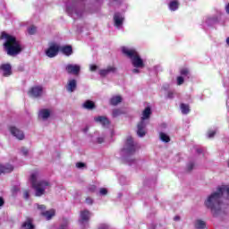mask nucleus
Listing matches in <instances>:
<instances>
[{
  "label": "nucleus",
  "mask_w": 229,
  "mask_h": 229,
  "mask_svg": "<svg viewBox=\"0 0 229 229\" xmlns=\"http://www.w3.org/2000/svg\"><path fill=\"white\" fill-rule=\"evenodd\" d=\"M223 196H226L227 199H229V187L228 186H221L217 188L216 191L210 194L205 205L208 208H210L213 214H219L221 212V208H223V203H221V198Z\"/></svg>",
  "instance_id": "1"
},
{
  "label": "nucleus",
  "mask_w": 229,
  "mask_h": 229,
  "mask_svg": "<svg viewBox=\"0 0 229 229\" xmlns=\"http://www.w3.org/2000/svg\"><path fill=\"white\" fill-rule=\"evenodd\" d=\"M0 39L4 40L3 47L8 56H17L22 53V45L15 36L4 31L0 36Z\"/></svg>",
  "instance_id": "2"
},
{
  "label": "nucleus",
  "mask_w": 229,
  "mask_h": 229,
  "mask_svg": "<svg viewBox=\"0 0 229 229\" xmlns=\"http://www.w3.org/2000/svg\"><path fill=\"white\" fill-rule=\"evenodd\" d=\"M40 174L34 172L30 174V183L35 191V196L40 197L46 194V191L49 190L51 183L47 181H38Z\"/></svg>",
  "instance_id": "3"
},
{
  "label": "nucleus",
  "mask_w": 229,
  "mask_h": 229,
  "mask_svg": "<svg viewBox=\"0 0 229 229\" xmlns=\"http://www.w3.org/2000/svg\"><path fill=\"white\" fill-rule=\"evenodd\" d=\"M122 53L131 60V64L137 69H144V67H146L144 60L140 57V55L136 49L123 47Z\"/></svg>",
  "instance_id": "4"
},
{
  "label": "nucleus",
  "mask_w": 229,
  "mask_h": 229,
  "mask_svg": "<svg viewBox=\"0 0 229 229\" xmlns=\"http://www.w3.org/2000/svg\"><path fill=\"white\" fill-rule=\"evenodd\" d=\"M135 151H137V145L133 141V138L129 136L126 140L123 152L126 153V155H133Z\"/></svg>",
  "instance_id": "5"
},
{
  "label": "nucleus",
  "mask_w": 229,
  "mask_h": 229,
  "mask_svg": "<svg viewBox=\"0 0 229 229\" xmlns=\"http://www.w3.org/2000/svg\"><path fill=\"white\" fill-rule=\"evenodd\" d=\"M149 123V115L141 117V121L138 123L137 135L138 137H144L146 135V125Z\"/></svg>",
  "instance_id": "6"
},
{
  "label": "nucleus",
  "mask_w": 229,
  "mask_h": 229,
  "mask_svg": "<svg viewBox=\"0 0 229 229\" xmlns=\"http://www.w3.org/2000/svg\"><path fill=\"white\" fill-rule=\"evenodd\" d=\"M66 12L69 13V15H72V13L77 14V17H82L83 15V10H80V4H72V6L66 7Z\"/></svg>",
  "instance_id": "7"
},
{
  "label": "nucleus",
  "mask_w": 229,
  "mask_h": 229,
  "mask_svg": "<svg viewBox=\"0 0 229 229\" xmlns=\"http://www.w3.org/2000/svg\"><path fill=\"white\" fill-rule=\"evenodd\" d=\"M44 91L42 86H35L30 88V89L28 91V95L30 98H40L42 96V92Z\"/></svg>",
  "instance_id": "8"
},
{
  "label": "nucleus",
  "mask_w": 229,
  "mask_h": 229,
  "mask_svg": "<svg viewBox=\"0 0 229 229\" xmlns=\"http://www.w3.org/2000/svg\"><path fill=\"white\" fill-rule=\"evenodd\" d=\"M58 51H60V47H58L56 44H53L47 48L46 55L48 56V58H55V56L58 55Z\"/></svg>",
  "instance_id": "9"
},
{
  "label": "nucleus",
  "mask_w": 229,
  "mask_h": 229,
  "mask_svg": "<svg viewBox=\"0 0 229 229\" xmlns=\"http://www.w3.org/2000/svg\"><path fill=\"white\" fill-rule=\"evenodd\" d=\"M90 216H91L90 211L87 209L81 211L79 223L81 225H87L90 220Z\"/></svg>",
  "instance_id": "10"
},
{
  "label": "nucleus",
  "mask_w": 229,
  "mask_h": 229,
  "mask_svg": "<svg viewBox=\"0 0 229 229\" xmlns=\"http://www.w3.org/2000/svg\"><path fill=\"white\" fill-rule=\"evenodd\" d=\"M65 70L68 74L78 76V74H80V71H81V67L78 64H68L66 65Z\"/></svg>",
  "instance_id": "11"
},
{
  "label": "nucleus",
  "mask_w": 229,
  "mask_h": 229,
  "mask_svg": "<svg viewBox=\"0 0 229 229\" xmlns=\"http://www.w3.org/2000/svg\"><path fill=\"white\" fill-rule=\"evenodd\" d=\"M0 71L3 72V76L4 78H8V76H12V64H2L0 65Z\"/></svg>",
  "instance_id": "12"
},
{
  "label": "nucleus",
  "mask_w": 229,
  "mask_h": 229,
  "mask_svg": "<svg viewBox=\"0 0 229 229\" xmlns=\"http://www.w3.org/2000/svg\"><path fill=\"white\" fill-rule=\"evenodd\" d=\"M9 130L11 131V134L13 137H15V139H18V140H24V132L22 131L17 129V127L11 126Z\"/></svg>",
  "instance_id": "13"
},
{
  "label": "nucleus",
  "mask_w": 229,
  "mask_h": 229,
  "mask_svg": "<svg viewBox=\"0 0 229 229\" xmlns=\"http://www.w3.org/2000/svg\"><path fill=\"white\" fill-rule=\"evenodd\" d=\"M78 87V82L76 81V80L72 79L70 81H68V83L66 85V90L67 92H74V90H76Z\"/></svg>",
  "instance_id": "14"
},
{
  "label": "nucleus",
  "mask_w": 229,
  "mask_h": 229,
  "mask_svg": "<svg viewBox=\"0 0 229 229\" xmlns=\"http://www.w3.org/2000/svg\"><path fill=\"white\" fill-rule=\"evenodd\" d=\"M114 26H116V28H120V26H123L124 18H123V16L119 13H115L114 15Z\"/></svg>",
  "instance_id": "15"
},
{
  "label": "nucleus",
  "mask_w": 229,
  "mask_h": 229,
  "mask_svg": "<svg viewBox=\"0 0 229 229\" xmlns=\"http://www.w3.org/2000/svg\"><path fill=\"white\" fill-rule=\"evenodd\" d=\"M95 121L97 123H99V124H102V126H108L110 124V121H108V118H106V116H98L95 118Z\"/></svg>",
  "instance_id": "16"
},
{
  "label": "nucleus",
  "mask_w": 229,
  "mask_h": 229,
  "mask_svg": "<svg viewBox=\"0 0 229 229\" xmlns=\"http://www.w3.org/2000/svg\"><path fill=\"white\" fill-rule=\"evenodd\" d=\"M109 103L112 106H117L119 103H123V98L121 96H114L110 98Z\"/></svg>",
  "instance_id": "17"
},
{
  "label": "nucleus",
  "mask_w": 229,
  "mask_h": 229,
  "mask_svg": "<svg viewBox=\"0 0 229 229\" xmlns=\"http://www.w3.org/2000/svg\"><path fill=\"white\" fill-rule=\"evenodd\" d=\"M82 106L86 110H94L96 108V103H94V101L91 100H86L83 103Z\"/></svg>",
  "instance_id": "18"
},
{
  "label": "nucleus",
  "mask_w": 229,
  "mask_h": 229,
  "mask_svg": "<svg viewBox=\"0 0 229 229\" xmlns=\"http://www.w3.org/2000/svg\"><path fill=\"white\" fill-rule=\"evenodd\" d=\"M13 171V165H0V174H3V173H12Z\"/></svg>",
  "instance_id": "19"
},
{
  "label": "nucleus",
  "mask_w": 229,
  "mask_h": 229,
  "mask_svg": "<svg viewBox=\"0 0 229 229\" xmlns=\"http://www.w3.org/2000/svg\"><path fill=\"white\" fill-rule=\"evenodd\" d=\"M61 51L66 56H71V55H72V46L62 47Z\"/></svg>",
  "instance_id": "20"
},
{
  "label": "nucleus",
  "mask_w": 229,
  "mask_h": 229,
  "mask_svg": "<svg viewBox=\"0 0 229 229\" xmlns=\"http://www.w3.org/2000/svg\"><path fill=\"white\" fill-rule=\"evenodd\" d=\"M41 215L47 220L52 219L55 216V209H50L48 211H42Z\"/></svg>",
  "instance_id": "21"
},
{
  "label": "nucleus",
  "mask_w": 229,
  "mask_h": 229,
  "mask_svg": "<svg viewBox=\"0 0 229 229\" xmlns=\"http://www.w3.org/2000/svg\"><path fill=\"white\" fill-rule=\"evenodd\" d=\"M179 6H180V3H178V1H176V0H174L169 3V9L172 12H176V10H178Z\"/></svg>",
  "instance_id": "22"
},
{
  "label": "nucleus",
  "mask_w": 229,
  "mask_h": 229,
  "mask_svg": "<svg viewBox=\"0 0 229 229\" xmlns=\"http://www.w3.org/2000/svg\"><path fill=\"white\" fill-rule=\"evenodd\" d=\"M180 74L182 78H189V76H191V70H189V68L182 67L180 69Z\"/></svg>",
  "instance_id": "23"
},
{
  "label": "nucleus",
  "mask_w": 229,
  "mask_h": 229,
  "mask_svg": "<svg viewBox=\"0 0 229 229\" xmlns=\"http://www.w3.org/2000/svg\"><path fill=\"white\" fill-rule=\"evenodd\" d=\"M33 220H31V218H28L26 220V222L22 225L23 228L25 229H33L34 226H33Z\"/></svg>",
  "instance_id": "24"
},
{
  "label": "nucleus",
  "mask_w": 229,
  "mask_h": 229,
  "mask_svg": "<svg viewBox=\"0 0 229 229\" xmlns=\"http://www.w3.org/2000/svg\"><path fill=\"white\" fill-rule=\"evenodd\" d=\"M181 110L182 114H187L189 112H191V109L189 108V105L187 104H181Z\"/></svg>",
  "instance_id": "25"
},
{
  "label": "nucleus",
  "mask_w": 229,
  "mask_h": 229,
  "mask_svg": "<svg viewBox=\"0 0 229 229\" xmlns=\"http://www.w3.org/2000/svg\"><path fill=\"white\" fill-rule=\"evenodd\" d=\"M205 226H206V224L202 220H197L195 222V228H197V229H204Z\"/></svg>",
  "instance_id": "26"
},
{
  "label": "nucleus",
  "mask_w": 229,
  "mask_h": 229,
  "mask_svg": "<svg viewBox=\"0 0 229 229\" xmlns=\"http://www.w3.org/2000/svg\"><path fill=\"white\" fill-rule=\"evenodd\" d=\"M51 120V116L49 115H39L38 116V121L40 123H44L46 124V123L49 122Z\"/></svg>",
  "instance_id": "27"
},
{
  "label": "nucleus",
  "mask_w": 229,
  "mask_h": 229,
  "mask_svg": "<svg viewBox=\"0 0 229 229\" xmlns=\"http://www.w3.org/2000/svg\"><path fill=\"white\" fill-rule=\"evenodd\" d=\"M159 137L163 142H169L171 140L169 136L164 132H160Z\"/></svg>",
  "instance_id": "28"
},
{
  "label": "nucleus",
  "mask_w": 229,
  "mask_h": 229,
  "mask_svg": "<svg viewBox=\"0 0 229 229\" xmlns=\"http://www.w3.org/2000/svg\"><path fill=\"white\" fill-rule=\"evenodd\" d=\"M38 115H51V111L49 109H41L38 112Z\"/></svg>",
  "instance_id": "29"
},
{
  "label": "nucleus",
  "mask_w": 229,
  "mask_h": 229,
  "mask_svg": "<svg viewBox=\"0 0 229 229\" xmlns=\"http://www.w3.org/2000/svg\"><path fill=\"white\" fill-rule=\"evenodd\" d=\"M29 35H35L37 33V27L34 25L30 26L28 30Z\"/></svg>",
  "instance_id": "30"
},
{
  "label": "nucleus",
  "mask_w": 229,
  "mask_h": 229,
  "mask_svg": "<svg viewBox=\"0 0 229 229\" xmlns=\"http://www.w3.org/2000/svg\"><path fill=\"white\" fill-rule=\"evenodd\" d=\"M142 115H151V107L147 106V107L143 110Z\"/></svg>",
  "instance_id": "31"
},
{
  "label": "nucleus",
  "mask_w": 229,
  "mask_h": 229,
  "mask_svg": "<svg viewBox=\"0 0 229 229\" xmlns=\"http://www.w3.org/2000/svg\"><path fill=\"white\" fill-rule=\"evenodd\" d=\"M216 130H209L208 131V139H213L214 135H216Z\"/></svg>",
  "instance_id": "32"
},
{
  "label": "nucleus",
  "mask_w": 229,
  "mask_h": 229,
  "mask_svg": "<svg viewBox=\"0 0 229 229\" xmlns=\"http://www.w3.org/2000/svg\"><path fill=\"white\" fill-rule=\"evenodd\" d=\"M108 194V190L106 188H100L99 195L100 196H106Z\"/></svg>",
  "instance_id": "33"
},
{
  "label": "nucleus",
  "mask_w": 229,
  "mask_h": 229,
  "mask_svg": "<svg viewBox=\"0 0 229 229\" xmlns=\"http://www.w3.org/2000/svg\"><path fill=\"white\" fill-rule=\"evenodd\" d=\"M107 72L110 74V72H116L117 68L115 66H107L106 68Z\"/></svg>",
  "instance_id": "34"
},
{
  "label": "nucleus",
  "mask_w": 229,
  "mask_h": 229,
  "mask_svg": "<svg viewBox=\"0 0 229 229\" xmlns=\"http://www.w3.org/2000/svg\"><path fill=\"white\" fill-rule=\"evenodd\" d=\"M124 114L126 113L121 109H115L114 111V115H124Z\"/></svg>",
  "instance_id": "35"
},
{
  "label": "nucleus",
  "mask_w": 229,
  "mask_h": 229,
  "mask_svg": "<svg viewBox=\"0 0 229 229\" xmlns=\"http://www.w3.org/2000/svg\"><path fill=\"white\" fill-rule=\"evenodd\" d=\"M21 153L23 155V157H28V155H30V150H28L26 148H21Z\"/></svg>",
  "instance_id": "36"
},
{
  "label": "nucleus",
  "mask_w": 229,
  "mask_h": 229,
  "mask_svg": "<svg viewBox=\"0 0 229 229\" xmlns=\"http://www.w3.org/2000/svg\"><path fill=\"white\" fill-rule=\"evenodd\" d=\"M184 81L185 79L182 75L177 77V85H183Z\"/></svg>",
  "instance_id": "37"
},
{
  "label": "nucleus",
  "mask_w": 229,
  "mask_h": 229,
  "mask_svg": "<svg viewBox=\"0 0 229 229\" xmlns=\"http://www.w3.org/2000/svg\"><path fill=\"white\" fill-rule=\"evenodd\" d=\"M99 74H100V76H103V77L107 76V74H109L108 70H106V69L100 70Z\"/></svg>",
  "instance_id": "38"
},
{
  "label": "nucleus",
  "mask_w": 229,
  "mask_h": 229,
  "mask_svg": "<svg viewBox=\"0 0 229 229\" xmlns=\"http://www.w3.org/2000/svg\"><path fill=\"white\" fill-rule=\"evenodd\" d=\"M67 225H69V220H65L64 224L61 225L59 229H67Z\"/></svg>",
  "instance_id": "39"
},
{
  "label": "nucleus",
  "mask_w": 229,
  "mask_h": 229,
  "mask_svg": "<svg viewBox=\"0 0 229 229\" xmlns=\"http://www.w3.org/2000/svg\"><path fill=\"white\" fill-rule=\"evenodd\" d=\"M23 198H25V199H30V191H25L23 192Z\"/></svg>",
  "instance_id": "40"
},
{
  "label": "nucleus",
  "mask_w": 229,
  "mask_h": 229,
  "mask_svg": "<svg viewBox=\"0 0 229 229\" xmlns=\"http://www.w3.org/2000/svg\"><path fill=\"white\" fill-rule=\"evenodd\" d=\"M187 169L188 171H192V169H194V163L188 164Z\"/></svg>",
  "instance_id": "41"
},
{
  "label": "nucleus",
  "mask_w": 229,
  "mask_h": 229,
  "mask_svg": "<svg viewBox=\"0 0 229 229\" xmlns=\"http://www.w3.org/2000/svg\"><path fill=\"white\" fill-rule=\"evenodd\" d=\"M86 203L87 205H92V203H94V200L91 198H87Z\"/></svg>",
  "instance_id": "42"
},
{
  "label": "nucleus",
  "mask_w": 229,
  "mask_h": 229,
  "mask_svg": "<svg viewBox=\"0 0 229 229\" xmlns=\"http://www.w3.org/2000/svg\"><path fill=\"white\" fill-rule=\"evenodd\" d=\"M98 229H108V226L106 224H100Z\"/></svg>",
  "instance_id": "43"
},
{
  "label": "nucleus",
  "mask_w": 229,
  "mask_h": 229,
  "mask_svg": "<svg viewBox=\"0 0 229 229\" xmlns=\"http://www.w3.org/2000/svg\"><path fill=\"white\" fill-rule=\"evenodd\" d=\"M90 71H91L92 72H94V71H98V65H96V64H91V65H90Z\"/></svg>",
  "instance_id": "44"
},
{
  "label": "nucleus",
  "mask_w": 229,
  "mask_h": 229,
  "mask_svg": "<svg viewBox=\"0 0 229 229\" xmlns=\"http://www.w3.org/2000/svg\"><path fill=\"white\" fill-rule=\"evenodd\" d=\"M76 167H78V169H81L82 167H85V164H83V163H77L76 164Z\"/></svg>",
  "instance_id": "45"
},
{
  "label": "nucleus",
  "mask_w": 229,
  "mask_h": 229,
  "mask_svg": "<svg viewBox=\"0 0 229 229\" xmlns=\"http://www.w3.org/2000/svg\"><path fill=\"white\" fill-rule=\"evenodd\" d=\"M174 96V93L173 91H169L167 94V98H169V99H173Z\"/></svg>",
  "instance_id": "46"
},
{
  "label": "nucleus",
  "mask_w": 229,
  "mask_h": 229,
  "mask_svg": "<svg viewBox=\"0 0 229 229\" xmlns=\"http://www.w3.org/2000/svg\"><path fill=\"white\" fill-rule=\"evenodd\" d=\"M97 142H98V144H103V142H105V139L99 137V138H98Z\"/></svg>",
  "instance_id": "47"
},
{
  "label": "nucleus",
  "mask_w": 229,
  "mask_h": 229,
  "mask_svg": "<svg viewBox=\"0 0 229 229\" xmlns=\"http://www.w3.org/2000/svg\"><path fill=\"white\" fill-rule=\"evenodd\" d=\"M132 72H133V74H139V72H140V70H139V68L135 67L134 69H132Z\"/></svg>",
  "instance_id": "48"
},
{
  "label": "nucleus",
  "mask_w": 229,
  "mask_h": 229,
  "mask_svg": "<svg viewBox=\"0 0 229 229\" xmlns=\"http://www.w3.org/2000/svg\"><path fill=\"white\" fill-rule=\"evenodd\" d=\"M37 207H38V208L39 210H46V206H44V205H38V204H37Z\"/></svg>",
  "instance_id": "49"
},
{
  "label": "nucleus",
  "mask_w": 229,
  "mask_h": 229,
  "mask_svg": "<svg viewBox=\"0 0 229 229\" xmlns=\"http://www.w3.org/2000/svg\"><path fill=\"white\" fill-rule=\"evenodd\" d=\"M225 12L229 14V3L225 5Z\"/></svg>",
  "instance_id": "50"
},
{
  "label": "nucleus",
  "mask_w": 229,
  "mask_h": 229,
  "mask_svg": "<svg viewBox=\"0 0 229 229\" xmlns=\"http://www.w3.org/2000/svg\"><path fill=\"white\" fill-rule=\"evenodd\" d=\"M89 191H91L92 192H94L96 191V186H91L89 188Z\"/></svg>",
  "instance_id": "51"
},
{
  "label": "nucleus",
  "mask_w": 229,
  "mask_h": 229,
  "mask_svg": "<svg viewBox=\"0 0 229 229\" xmlns=\"http://www.w3.org/2000/svg\"><path fill=\"white\" fill-rule=\"evenodd\" d=\"M3 205H4V200H3V199L0 198V207H3Z\"/></svg>",
  "instance_id": "52"
},
{
  "label": "nucleus",
  "mask_w": 229,
  "mask_h": 229,
  "mask_svg": "<svg viewBox=\"0 0 229 229\" xmlns=\"http://www.w3.org/2000/svg\"><path fill=\"white\" fill-rule=\"evenodd\" d=\"M174 221H180V216H174Z\"/></svg>",
  "instance_id": "53"
},
{
  "label": "nucleus",
  "mask_w": 229,
  "mask_h": 229,
  "mask_svg": "<svg viewBox=\"0 0 229 229\" xmlns=\"http://www.w3.org/2000/svg\"><path fill=\"white\" fill-rule=\"evenodd\" d=\"M226 44L229 46V37L226 38Z\"/></svg>",
  "instance_id": "54"
},
{
  "label": "nucleus",
  "mask_w": 229,
  "mask_h": 229,
  "mask_svg": "<svg viewBox=\"0 0 229 229\" xmlns=\"http://www.w3.org/2000/svg\"><path fill=\"white\" fill-rule=\"evenodd\" d=\"M197 151H198V153H201V149H198Z\"/></svg>",
  "instance_id": "55"
}]
</instances>
